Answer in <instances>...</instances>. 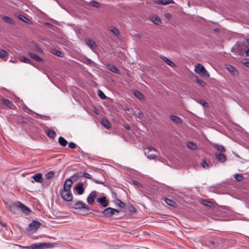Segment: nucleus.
Wrapping results in <instances>:
<instances>
[{
  "mask_svg": "<svg viewBox=\"0 0 249 249\" xmlns=\"http://www.w3.org/2000/svg\"><path fill=\"white\" fill-rule=\"evenodd\" d=\"M52 244L47 243H37L28 246H23V249H44L51 248Z\"/></svg>",
  "mask_w": 249,
  "mask_h": 249,
  "instance_id": "obj_1",
  "label": "nucleus"
},
{
  "mask_svg": "<svg viewBox=\"0 0 249 249\" xmlns=\"http://www.w3.org/2000/svg\"><path fill=\"white\" fill-rule=\"evenodd\" d=\"M195 71L196 73L202 76H209V74L204 68V67L201 64H197L195 66Z\"/></svg>",
  "mask_w": 249,
  "mask_h": 249,
  "instance_id": "obj_2",
  "label": "nucleus"
},
{
  "mask_svg": "<svg viewBox=\"0 0 249 249\" xmlns=\"http://www.w3.org/2000/svg\"><path fill=\"white\" fill-rule=\"evenodd\" d=\"M73 208L75 209L83 210L87 213L89 212L90 210L88 205L81 200L77 201L74 203Z\"/></svg>",
  "mask_w": 249,
  "mask_h": 249,
  "instance_id": "obj_3",
  "label": "nucleus"
},
{
  "mask_svg": "<svg viewBox=\"0 0 249 249\" xmlns=\"http://www.w3.org/2000/svg\"><path fill=\"white\" fill-rule=\"evenodd\" d=\"M144 153L149 159L154 160L157 156V151L155 148L148 147L145 149Z\"/></svg>",
  "mask_w": 249,
  "mask_h": 249,
  "instance_id": "obj_4",
  "label": "nucleus"
},
{
  "mask_svg": "<svg viewBox=\"0 0 249 249\" xmlns=\"http://www.w3.org/2000/svg\"><path fill=\"white\" fill-rule=\"evenodd\" d=\"M14 206L18 208L21 212L23 213L28 214L30 212V209L26 206L24 205L19 201L16 202L14 203Z\"/></svg>",
  "mask_w": 249,
  "mask_h": 249,
  "instance_id": "obj_5",
  "label": "nucleus"
},
{
  "mask_svg": "<svg viewBox=\"0 0 249 249\" xmlns=\"http://www.w3.org/2000/svg\"><path fill=\"white\" fill-rule=\"evenodd\" d=\"M119 211L116 209L111 208L110 207H108L105 210H104L102 213L104 215L107 217L111 216L116 213H118Z\"/></svg>",
  "mask_w": 249,
  "mask_h": 249,
  "instance_id": "obj_6",
  "label": "nucleus"
},
{
  "mask_svg": "<svg viewBox=\"0 0 249 249\" xmlns=\"http://www.w3.org/2000/svg\"><path fill=\"white\" fill-rule=\"evenodd\" d=\"M40 226V223L36 220H34L31 222L28 227V231H29L35 232L36 231Z\"/></svg>",
  "mask_w": 249,
  "mask_h": 249,
  "instance_id": "obj_7",
  "label": "nucleus"
},
{
  "mask_svg": "<svg viewBox=\"0 0 249 249\" xmlns=\"http://www.w3.org/2000/svg\"><path fill=\"white\" fill-rule=\"evenodd\" d=\"M61 196L66 201H71L73 198V195L71 191H61Z\"/></svg>",
  "mask_w": 249,
  "mask_h": 249,
  "instance_id": "obj_8",
  "label": "nucleus"
},
{
  "mask_svg": "<svg viewBox=\"0 0 249 249\" xmlns=\"http://www.w3.org/2000/svg\"><path fill=\"white\" fill-rule=\"evenodd\" d=\"M98 196V192L96 191H92L88 196L87 198V202L89 204L91 205L94 202V199Z\"/></svg>",
  "mask_w": 249,
  "mask_h": 249,
  "instance_id": "obj_9",
  "label": "nucleus"
},
{
  "mask_svg": "<svg viewBox=\"0 0 249 249\" xmlns=\"http://www.w3.org/2000/svg\"><path fill=\"white\" fill-rule=\"evenodd\" d=\"M72 184V181L70 178H67L63 185V189L62 191H71V188Z\"/></svg>",
  "mask_w": 249,
  "mask_h": 249,
  "instance_id": "obj_10",
  "label": "nucleus"
},
{
  "mask_svg": "<svg viewBox=\"0 0 249 249\" xmlns=\"http://www.w3.org/2000/svg\"><path fill=\"white\" fill-rule=\"evenodd\" d=\"M97 201L104 207H106L108 205V202L106 196H104L102 197L97 198Z\"/></svg>",
  "mask_w": 249,
  "mask_h": 249,
  "instance_id": "obj_11",
  "label": "nucleus"
},
{
  "mask_svg": "<svg viewBox=\"0 0 249 249\" xmlns=\"http://www.w3.org/2000/svg\"><path fill=\"white\" fill-rule=\"evenodd\" d=\"M83 184L82 183H78L77 185L75 187V190L77 191V193L79 195H81L84 193V189L83 188Z\"/></svg>",
  "mask_w": 249,
  "mask_h": 249,
  "instance_id": "obj_12",
  "label": "nucleus"
},
{
  "mask_svg": "<svg viewBox=\"0 0 249 249\" xmlns=\"http://www.w3.org/2000/svg\"><path fill=\"white\" fill-rule=\"evenodd\" d=\"M32 178L35 180L36 182L38 183H42L43 179L41 173H37L32 176Z\"/></svg>",
  "mask_w": 249,
  "mask_h": 249,
  "instance_id": "obj_13",
  "label": "nucleus"
},
{
  "mask_svg": "<svg viewBox=\"0 0 249 249\" xmlns=\"http://www.w3.org/2000/svg\"><path fill=\"white\" fill-rule=\"evenodd\" d=\"M215 155L218 160L221 162H224L227 160L226 157L222 153H215Z\"/></svg>",
  "mask_w": 249,
  "mask_h": 249,
  "instance_id": "obj_14",
  "label": "nucleus"
},
{
  "mask_svg": "<svg viewBox=\"0 0 249 249\" xmlns=\"http://www.w3.org/2000/svg\"><path fill=\"white\" fill-rule=\"evenodd\" d=\"M107 67L112 72L117 74H120V71L113 65L110 64H107Z\"/></svg>",
  "mask_w": 249,
  "mask_h": 249,
  "instance_id": "obj_15",
  "label": "nucleus"
},
{
  "mask_svg": "<svg viewBox=\"0 0 249 249\" xmlns=\"http://www.w3.org/2000/svg\"><path fill=\"white\" fill-rule=\"evenodd\" d=\"M86 42L87 45L91 49L93 50L96 47L95 42L94 40L87 39H86Z\"/></svg>",
  "mask_w": 249,
  "mask_h": 249,
  "instance_id": "obj_16",
  "label": "nucleus"
},
{
  "mask_svg": "<svg viewBox=\"0 0 249 249\" xmlns=\"http://www.w3.org/2000/svg\"><path fill=\"white\" fill-rule=\"evenodd\" d=\"M156 3L159 4H162L163 5H166L170 3H174V1L172 0H160L156 2Z\"/></svg>",
  "mask_w": 249,
  "mask_h": 249,
  "instance_id": "obj_17",
  "label": "nucleus"
},
{
  "mask_svg": "<svg viewBox=\"0 0 249 249\" xmlns=\"http://www.w3.org/2000/svg\"><path fill=\"white\" fill-rule=\"evenodd\" d=\"M213 147L214 149H216L217 150H218L219 151L222 152H225L226 151L225 148L222 145H219L218 144H214L213 145Z\"/></svg>",
  "mask_w": 249,
  "mask_h": 249,
  "instance_id": "obj_18",
  "label": "nucleus"
},
{
  "mask_svg": "<svg viewBox=\"0 0 249 249\" xmlns=\"http://www.w3.org/2000/svg\"><path fill=\"white\" fill-rule=\"evenodd\" d=\"M170 118L171 119L178 124H180L182 123L181 119L175 115H170Z\"/></svg>",
  "mask_w": 249,
  "mask_h": 249,
  "instance_id": "obj_19",
  "label": "nucleus"
},
{
  "mask_svg": "<svg viewBox=\"0 0 249 249\" xmlns=\"http://www.w3.org/2000/svg\"><path fill=\"white\" fill-rule=\"evenodd\" d=\"M1 101L3 105H5L6 107L10 108H12L13 105L9 100L3 98L1 99Z\"/></svg>",
  "mask_w": 249,
  "mask_h": 249,
  "instance_id": "obj_20",
  "label": "nucleus"
},
{
  "mask_svg": "<svg viewBox=\"0 0 249 249\" xmlns=\"http://www.w3.org/2000/svg\"><path fill=\"white\" fill-rule=\"evenodd\" d=\"M151 20L156 24H160L161 23V20L158 16H152L151 17Z\"/></svg>",
  "mask_w": 249,
  "mask_h": 249,
  "instance_id": "obj_21",
  "label": "nucleus"
},
{
  "mask_svg": "<svg viewBox=\"0 0 249 249\" xmlns=\"http://www.w3.org/2000/svg\"><path fill=\"white\" fill-rule=\"evenodd\" d=\"M29 55L31 57L34 59L35 60H36L38 62H42L43 61V59L40 58L39 56H38L37 55L33 53H29Z\"/></svg>",
  "mask_w": 249,
  "mask_h": 249,
  "instance_id": "obj_22",
  "label": "nucleus"
},
{
  "mask_svg": "<svg viewBox=\"0 0 249 249\" xmlns=\"http://www.w3.org/2000/svg\"><path fill=\"white\" fill-rule=\"evenodd\" d=\"M1 18L7 23H8L12 25L14 24V21L10 18L6 16H2Z\"/></svg>",
  "mask_w": 249,
  "mask_h": 249,
  "instance_id": "obj_23",
  "label": "nucleus"
},
{
  "mask_svg": "<svg viewBox=\"0 0 249 249\" xmlns=\"http://www.w3.org/2000/svg\"><path fill=\"white\" fill-rule=\"evenodd\" d=\"M59 143L62 146H65L68 143L67 141L62 137H60L58 139Z\"/></svg>",
  "mask_w": 249,
  "mask_h": 249,
  "instance_id": "obj_24",
  "label": "nucleus"
},
{
  "mask_svg": "<svg viewBox=\"0 0 249 249\" xmlns=\"http://www.w3.org/2000/svg\"><path fill=\"white\" fill-rule=\"evenodd\" d=\"M46 133H47V134L48 136L50 138H54V137L56 135L55 132L53 130H51L50 129H48L47 130V132Z\"/></svg>",
  "mask_w": 249,
  "mask_h": 249,
  "instance_id": "obj_25",
  "label": "nucleus"
},
{
  "mask_svg": "<svg viewBox=\"0 0 249 249\" xmlns=\"http://www.w3.org/2000/svg\"><path fill=\"white\" fill-rule=\"evenodd\" d=\"M102 124L107 128H109L111 127V124L109 122L107 119H103L102 120Z\"/></svg>",
  "mask_w": 249,
  "mask_h": 249,
  "instance_id": "obj_26",
  "label": "nucleus"
},
{
  "mask_svg": "<svg viewBox=\"0 0 249 249\" xmlns=\"http://www.w3.org/2000/svg\"><path fill=\"white\" fill-rule=\"evenodd\" d=\"M162 59L167 64L171 67H173L175 65L174 63H173L172 61H171L165 56L162 57Z\"/></svg>",
  "mask_w": 249,
  "mask_h": 249,
  "instance_id": "obj_27",
  "label": "nucleus"
},
{
  "mask_svg": "<svg viewBox=\"0 0 249 249\" xmlns=\"http://www.w3.org/2000/svg\"><path fill=\"white\" fill-rule=\"evenodd\" d=\"M227 70L232 72L233 74L235 75V74H237L238 73V72L237 71L235 70V68L231 66V65H229L228 67H227Z\"/></svg>",
  "mask_w": 249,
  "mask_h": 249,
  "instance_id": "obj_28",
  "label": "nucleus"
},
{
  "mask_svg": "<svg viewBox=\"0 0 249 249\" xmlns=\"http://www.w3.org/2000/svg\"><path fill=\"white\" fill-rule=\"evenodd\" d=\"M134 94L139 99H143L144 98L143 94L138 90H135Z\"/></svg>",
  "mask_w": 249,
  "mask_h": 249,
  "instance_id": "obj_29",
  "label": "nucleus"
},
{
  "mask_svg": "<svg viewBox=\"0 0 249 249\" xmlns=\"http://www.w3.org/2000/svg\"><path fill=\"white\" fill-rule=\"evenodd\" d=\"M187 146L188 147V148L193 150H195L197 148V146L196 145L195 143L191 142H188Z\"/></svg>",
  "mask_w": 249,
  "mask_h": 249,
  "instance_id": "obj_30",
  "label": "nucleus"
},
{
  "mask_svg": "<svg viewBox=\"0 0 249 249\" xmlns=\"http://www.w3.org/2000/svg\"><path fill=\"white\" fill-rule=\"evenodd\" d=\"M82 62L86 64L90 65L94 63V62L89 58L85 57L83 58Z\"/></svg>",
  "mask_w": 249,
  "mask_h": 249,
  "instance_id": "obj_31",
  "label": "nucleus"
},
{
  "mask_svg": "<svg viewBox=\"0 0 249 249\" xmlns=\"http://www.w3.org/2000/svg\"><path fill=\"white\" fill-rule=\"evenodd\" d=\"M234 178L238 181H242L243 179V177L241 174H235L234 175Z\"/></svg>",
  "mask_w": 249,
  "mask_h": 249,
  "instance_id": "obj_32",
  "label": "nucleus"
},
{
  "mask_svg": "<svg viewBox=\"0 0 249 249\" xmlns=\"http://www.w3.org/2000/svg\"><path fill=\"white\" fill-rule=\"evenodd\" d=\"M165 201L168 205L171 206H174L176 204V203L174 201L169 198H166L165 199Z\"/></svg>",
  "mask_w": 249,
  "mask_h": 249,
  "instance_id": "obj_33",
  "label": "nucleus"
},
{
  "mask_svg": "<svg viewBox=\"0 0 249 249\" xmlns=\"http://www.w3.org/2000/svg\"><path fill=\"white\" fill-rule=\"evenodd\" d=\"M97 93L98 96L102 99H105L107 98V96L105 95L104 93L100 89H98L97 90Z\"/></svg>",
  "mask_w": 249,
  "mask_h": 249,
  "instance_id": "obj_34",
  "label": "nucleus"
},
{
  "mask_svg": "<svg viewBox=\"0 0 249 249\" xmlns=\"http://www.w3.org/2000/svg\"><path fill=\"white\" fill-rule=\"evenodd\" d=\"M19 60L21 61L24 62V63H31V61L29 59H28L24 56H20L19 57Z\"/></svg>",
  "mask_w": 249,
  "mask_h": 249,
  "instance_id": "obj_35",
  "label": "nucleus"
},
{
  "mask_svg": "<svg viewBox=\"0 0 249 249\" xmlns=\"http://www.w3.org/2000/svg\"><path fill=\"white\" fill-rule=\"evenodd\" d=\"M53 53L54 54H55V55L59 56V57H63V53L61 52H60V51H59L58 50H53Z\"/></svg>",
  "mask_w": 249,
  "mask_h": 249,
  "instance_id": "obj_36",
  "label": "nucleus"
},
{
  "mask_svg": "<svg viewBox=\"0 0 249 249\" xmlns=\"http://www.w3.org/2000/svg\"><path fill=\"white\" fill-rule=\"evenodd\" d=\"M54 173L53 171H50L45 175V178L47 179H51L53 176Z\"/></svg>",
  "mask_w": 249,
  "mask_h": 249,
  "instance_id": "obj_37",
  "label": "nucleus"
},
{
  "mask_svg": "<svg viewBox=\"0 0 249 249\" xmlns=\"http://www.w3.org/2000/svg\"><path fill=\"white\" fill-rule=\"evenodd\" d=\"M8 55L7 53L3 50H0V58H4L6 56H7Z\"/></svg>",
  "mask_w": 249,
  "mask_h": 249,
  "instance_id": "obj_38",
  "label": "nucleus"
},
{
  "mask_svg": "<svg viewBox=\"0 0 249 249\" xmlns=\"http://www.w3.org/2000/svg\"><path fill=\"white\" fill-rule=\"evenodd\" d=\"M90 5L95 7H99L100 4L97 1H96L95 0H91L90 1Z\"/></svg>",
  "mask_w": 249,
  "mask_h": 249,
  "instance_id": "obj_39",
  "label": "nucleus"
},
{
  "mask_svg": "<svg viewBox=\"0 0 249 249\" xmlns=\"http://www.w3.org/2000/svg\"><path fill=\"white\" fill-rule=\"evenodd\" d=\"M19 18L22 20L23 21L26 22V23H29L30 21V20L26 18V17L24 16L21 15L20 17H19Z\"/></svg>",
  "mask_w": 249,
  "mask_h": 249,
  "instance_id": "obj_40",
  "label": "nucleus"
},
{
  "mask_svg": "<svg viewBox=\"0 0 249 249\" xmlns=\"http://www.w3.org/2000/svg\"><path fill=\"white\" fill-rule=\"evenodd\" d=\"M110 31L116 36H118L119 35V32L118 30L116 28H113L112 29H110Z\"/></svg>",
  "mask_w": 249,
  "mask_h": 249,
  "instance_id": "obj_41",
  "label": "nucleus"
},
{
  "mask_svg": "<svg viewBox=\"0 0 249 249\" xmlns=\"http://www.w3.org/2000/svg\"><path fill=\"white\" fill-rule=\"evenodd\" d=\"M202 203L203 205L207 206H211L212 204L210 201L207 200H203Z\"/></svg>",
  "mask_w": 249,
  "mask_h": 249,
  "instance_id": "obj_42",
  "label": "nucleus"
},
{
  "mask_svg": "<svg viewBox=\"0 0 249 249\" xmlns=\"http://www.w3.org/2000/svg\"><path fill=\"white\" fill-rule=\"evenodd\" d=\"M83 177L84 178H89V179H91L92 180L93 179L92 178L91 176L89 174L87 173H84V174L83 175Z\"/></svg>",
  "mask_w": 249,
  "mask_h": 249,
  "instance_id": "obj_43",
  "label": "nucleus"
},
{
  "mask_svg": "<svg viewBox=\"0 0 249 249\" xmlns=\"http://www.w3.org/2000/svg\"><path fill=\"white\" fill-rule=\"evenodd\" d=\"M196 82L200 86H204L205 85V82L201 80H200V79H197L196 80Z\"/></svg>",
  "mask_w": 249,
  "mask_h": 249,
  "instance_id": "obj_44",
  "label": "nucleus"
},
{
  "mask_svg": "<svg viewBox=\"0 0 249 249\" xmlns=\"http://www.w3.org/2000/svg\"><path fill=\"white\" fill-rule=\"evenodd\" d=\"M201 165L204 168H208L209 167L208 164L207 163V162L205 160H204V161H202Z\"/></svg>",
  "mask_w": 249,
  "mask_h": 249,
  "instance_id": "obj_45",
  "label": "nucleus"
},
{
  "mask_svg": "<svg viewBox=\"0 0 249 249\" xmlns=\"http://www.w3.org/2000/svg\"><path fill=\"white\" fill-rule=\"evenodd\" d=\"M69 146L71 148L73 149L76 147V144L72 142H71L69 143Z\"/></svg>",
  "mask_w": 249,
  "mask_h": 249,
  "instance_id": "obj_46",
  "label": "nucleus"
},
{
  "mask_svg": "<svg viewBox=\"0 0 249 249\" xmlns=\"http://www.w3.org/2000/svg\"><path fill=\"white\" fill-rule=\"evenodd\" d=\"M136 116L140 119H142L143 117V114L142 112H139L136 115Z\"/></svg>",
  "mask_w": 249,
  "mask_h": 249,
  "instance_id": "obj_47",
  "label": "nucleus"
},
{
  "mask_svg": "<svg viewBox=\"0 0 249 249\" xmlns=\"http://www.w3.org/2000/svg\"><path fill=\"white\" fill-rule=\"evenodd\" d=\"M118 201L119 202V203L118 204L119 206L122 208H124L125 207V204L119 200H118Z\"/></svg>",
  "mask_w": 249,
  "mask_h": 249,
  "instance_id": "obj_48",
  "label": "nucleus"
},
{
  "mask_svg": "<svg viewBox=\"0 0 249 249\" xmlns=\"http://www.w3.org/2000/svg\"><path fill=\"white\" fill-rule=\"evenodd\" d=\"M164 16L168 18V19H170L171 18V15L169 13H164Z\"/></svg>",
  "mask_w": 249,
  "mask_h": 249,
  "instance_id": "obj_49",
  "label": "nucleus"
},
{
  "mask_svg": "<svg viewBox=\"0 0 249 249\" xmlns=\"http://www.w3.org/2000/svg\"><path fill=\"white\" fill-rule=\"evenodd\" d=\"M92 181H93L94 182H95L97 184H103L104 183V182L103 181L96 180V179H92Z\"/></svg>",
  "mask_w": 249,
  "mask_h": 249,
  "instance_id": "obj_50",
  "label": "nucleus"
},
{
  "mask_svg": "<svg viewBox=\"0 0 249 249\" xmlns=\"http://www.w3.org/2000/svg\"><path fill=\"white\" fill-rule=\"evenodd\" d=\"M133 183L134 185L137 186L138 187H141V184L138 181L134 180L133 181Z\"/></svg>",
  "mask_w": 249,
  "mask_h": 249,
  "instance_id": "obj_51",
  "label": "nucleus"
},
{
  "mask_svg": "<svg viewBox=\"0 0 249 249\" xmlns=\"http://www.w3.org/2000/svg\"><path fill=\"white\" fill-rule=\"evenodd\" d=\"M40 118L42 119L48 120L50 119V117L49 116L40 115Z\"/></svg>",
  "mask_w": 249,
  "mask_h": 249,
  "instance_id": "obj_52",
  "label": "nucleus"
},
{
  "mask_svg": "<svg viewBox=\"0 0 249 249\" xmlns=\"http://www.w3.org/2000/svg\"><path fill=\"white\" fill-rule=\"evenodd\" d=\"M199 103H200V104H201L203 106L208 105V104L203 100H201L199 101Z\"/></svg>",
  "mask_w": 249,
  "mask_h": 249,
  "instance_id": "obj_53",
  "label": "nucleus"
},
{
  "mask_svg": "<svg viewBox=\"0 0 249 249\" xmlns=\"http://www.w3.org/2000/svg\"><path fill=\"white\" fill-rule=\"evenodd\" d=\"M124 127L127 130H129L130 129L129 125L127 124H125L124 125Z\"/></svg>",
  "mask_w": 249,
  "mask_h": 249,
  "instance_id": "obj_54",
  "label": "nucleus"
},
{
  "mask_svg": "<svg viewBox=\"0 0 249 249\" xmlns=\"http://www.w3.org/2000/svg\"><path fill=\"white\" fill-rule=\"evenodd\" d=\"M243 64L247 67H249V61H246Z\"/></svg>",
  "mask_w": 249,
  "mask_h": 249,
  "instance_id": "obj_55",
  "label": "nucleus"
},
{
  "mask_svg": "<svg viewBox=\"0 0 249 249\" xmlns=\"http://www.w3.org/2000/svg\"><path fill=\"white\" fill-rule=\"evenodd\" d=\"M17 61H18V60L16 59H15L14 60L11 59V60H9L10 62L14 63H17Z\"/></svg>",
  "mask_w": 249,
  "mask_h": 249,
  "instance_id": "obj_56",
  "label": "nucleus"
},
{
  "mask_svg": "<svg viewBox=\"0 0 249 249\" xmlns=\"http://www.w3.org/2000/svg\"><path fill=\"white\" fill-rule=\"evenodd\" d=\"M35 114H36V116H35L36 118H40V114L36 113H35Z\"/></svg>",
  "mask_w": 249,
  "mask_h": 249,
  "instance_id": "obj_57",
  "label": "nucleus"
},
{
  "mask_svg": "<svg viewBox=\"0 0 249 249\" xmlns=\"http://www.w3.org/2000/svg\"><path fill=\"white\" fill-rule=\"evenodd\" d=\"M246 55L249 56V49L246 51Z\"/></svg>",
  "mask_w": 249,
  "mask_h": 249,
  "instance_id": "obj_58",
  "label": "nucleus"
},
{
  "mask_svg": "<svg viewBox=\"0 0 249 249\" xmlns=\"http://www.w3.org/2000/svg\"><path fill=\"white\" fill-rule=\"evenodd\" d=\"M31 112H32V111L29 108L28 109V110L26 111V112L28 113H30Z\"/></svg>",
  "mask_w": 249,
  "mask_h": 249,
  "instance_id": "obj_59",
  "label": "nucleus"
},
{
  "mask_svg": "<svg viewBox=\"0 0 249 249\" xmlns=\"http://www.w3.org/2000/svg\"><path fill=\"white\" fill-rule=\"evenodd\" d=\"M37 51H38V52H39L42 53V49H40V48H38V49H37Z\"/></svg>",
  "mask_w": 249,
  "mask_h": 249,
  "instance_id": "obj_60",
  "label": "nucleus"
},
{
  "mask_svg": "<svg viewBox=\"0 0 249 249\" xmlns=\"http://www.w3.org/2000/svg\"><path fill=\"white\" fill-rule=\"evenodd\" d=\"M48 238H53V239H56L57 238L56 237H51V236H48Z\"/></svg>",
  "mask_w": 249,
  "mask_h": 249,
  "instance_id": "obj_61",
  "label": "nucleus"
},
{
  "mask_svg": "<svg viewBox=\"0 0 249 249\" xmlns=\"http://www.w3.org/2000/svg\"><path fill=\"white\" fill-rule=\"evenodd\" d=\"M94 112L96 114H98V111L97 110V109H96Z\"/></svg>",
  "mask_w": 249,
  "mask_h": 249,
  "instance_id": "obj_62",
  "label": "nucleus"
},
{
  "mask_svg": "<svg viewBox=\"0 0 249 249\" xmlns=\"http://www.w3.org/2000/svg\"><path fill=\"white\" fill-rule=\"evenodd\" d=\"M247 42L249 44V38L247 39Z\"/></svg>",
  "mask_w": 249,
  "mask_h": 249,
  "instance_id": "obj_63",
  "label": "nucleus"
},
{
  "mask_svg": "<svg viewBox=\"0 0 249 249\" xmlns=\"http://www.w3.org/2000/svg\"><path fill=\"white\" fill-rule=\"evenodd\" d=\"M144 233H148V232H146V231H144Z\"/></svg>",
  "mask_w": 249,
  "mask_h": 249,
  "instance_id": "obj_64",
  "label": "nucleus"
}]
</instances>
